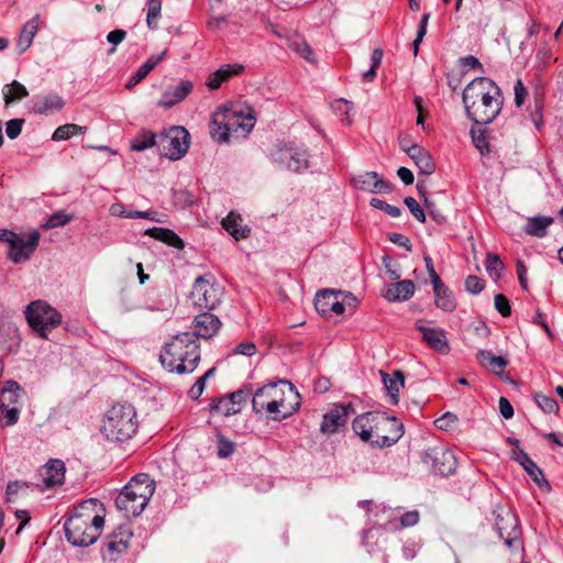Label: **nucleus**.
<instances>
[{"label": "nucleus", "mask_w": 563, "mask_h": 563, "mask_svg": "<svg viewBox=\"0 0 563 563\" xmlns=\"http://www.w3.org/2000/svg\"><path fill=\"white\" fill-rule=\"evenodd\" d=\"M503 102L500 88L486 77L475 78L463 91L466 114L478 125L490 123L500 113Z\"/></svg>", "instance_id": "obj_1"}, {"label": "nucleus", "mask_w": 563, "mask_h": 563, "mask_svg": "<svg viewBox=\"0 0 563 563\" xmlns=\"http://www.w3.org/2000/svg\"><path fill=\"white\" fill-rule=\"evenodd\" d=\"M103 525V505L97 499L86 500L75 508L65 522L67 540L77 547H88L98 539Z\"/></svg>", "instance_id": "obj_2"}, {"label": "nucleus", "mask_w": 563, "mask_h": 563, "mask_svg": "<svg viewBox=\"0 0 563 563\" xmlns=\"http://www.w3.org/2000/svg\"><path fill=\"white\" fill-rule=\"evenodd\" d=\"M352 428L362 441L379 448L395 444L404 434L402 423L397 418L378 411L357 416Z\"/></svg>", "instance_id": "obj_3"}, {"label": "nucleus", "mask_w": 563, "mask_h": 563, "mask_svg": "<svg viewBox=\"0 0 563 563\" xmlns=\"http://www.w3.org/2000/svg\"><path fill=\"white\" fill-rule=\"evenodd\" d=\"M159 360L169 372L192 373L200 361V346L192 333H180L165 343Z\"/></svg>", "instance_id": "obj_4"}, {"label": "nucleus", "mask_w": 563, "mask_h": 563, "mask_svg": "<svg viewBox=\"0 0 563 563\" xmlns=\"http://www.w3.org/2000/svg\"><path fill=\"white\" fill-rule=\"evenodd\" d=\"M255 118L251 110L241 104L218 109L211 121L210 133L220 143L230 137H245L254 128Z\"/></svg>", "instance_id": "obj_5"}, {"label": "nucleus", "mask_w": 563, "mask_h": 563, "mask_svg": "<svg viewBox=\"0 0 563 563\" xmlns=\"http://www.w3.org/2000/svg\"><path fill=\"white\" fill-rule=\"evenodd\" d=\"M137 430L136 410L130 404H115L103 416L101 433L109 441L131 439Z\"/></svg>", "instance_id": "obj_6"}, {"label": "nucleus", "mask_w": 563, "mask_h": 563, "mask_svg": "<svg viewBox=\"0 0 563 563\" xmlns=\"http://www.w3.org/2000/svg\"><path fill=\"white\" fill-rule=\"evenodd\" d=\"M155 492V483L147 474L134 476L115 499L117 507L126 517L139 516Z\"/></svg>", "instance_id": "obj_7"}, {"label": "nucleus", "mask_w": 563, "mask_h": 563, "mask_svg": "<svg viewBox=\"0 0 563 563\" xmlns=\"http://www.w3.org/2000/svg\"><path fill=\"white\" fill-rule=\"evenodd\" d=\"M25 317L30 327L43 339L48 332L62 322L60 313L43 300L32 301L25 309Z\"/></svg>", "instance_id": "obj_8"}, {"label": "nucleus", "mask_w": 563, "mask_h": 563, "mask_svg": "<svg viewBox=\"0 0 563 563\" xmlns=\"http://www.w3.org/2000/svg\"><path fill=\"white\" fill-rule=\"evenodd\" d=\"M223 294V287L217 283L214 277L205 275L195 280L191 299L198 308L211 310L221 302Z\"/></svg>", "instance_id": "obj_9"}, {"label": "nucleus", "mask_w": 563, "mask_h": 563, "mask_svg": "<svg viewBox=\"0 0 563 563\" xmlns=\"http://www.w3.org/2000/svg\"><path fill=\"white\" fill-rule=\"evenodd\" d=\"M0 241L9 244L8 256L13 263L19 264L26 262L35 252L40 242V233L34 231L27 239H24L22 235L3 229L0 230Z\"/></svg>", "instance_id": "obj_10"}, {"label": "nucleus", "mask_w": 563, "mask_h": 563, "mask_svg": "<svg viewBox=\"0 0 563 563\" xmlns=\"http://www.w3.org/2000/svg\"><path fill=\"white\" fill-rule=\"evenodd\" d=\"M277 398H273L268 417L282 420L291 416L300 406V396L294 386L287 380H280L277 385Z\"/></svg>", "instance_id": "obj_11"}, {"label": "nucleus", "mask_w": 563, "mask_h": 563, "mask_svg": "<svg viewBox=\"0 0 563 563\" xmlns=\"http://www.w3.org/2000/svg\"><path fill=\"white\" fill-rule=\"evenodd\" d=\"M157 146L163 156L178 161L189 148V133L183 126H173L157 136Z\"/></svg>", "instance_id": "obj_12"}, {"label": "nucleus", "mask_w": 563, "mask_h": 563, "mask_svg": "<svg viewBox=\"0 0 563 563\" xmlns=\"http://www.w3.org/2000/svg\"><path fill=\"white\" fill-rule=\"evenodd\" d=\"M495 526L499 537L509 549L522 547L519 538V522L517 516L506 507H499L496 511Z\"/></svg>", "instance_id": "obj_13"}, {"label": "nucleus", "mask_w": 563, "mask_h": 563, "mask_svg": "<svg viewBox=\"0 0 563 563\" xmlns=\"http://www.w3.org/2000/svg\"><path fill=\"white\" fill-rule=\"evenodd\" d=\"M422 461L435 474L442 476L453 474L456 468V460L453 452L441 445L426 450Z\"/></svg>", "instance_id": "obj_14"}, {"label": "nucleus", "mask_w": 563, "mask_h": 563, "mask_svg": "<svg viewBox=\"0 0 563 563\" xmlns=\"http://www.w3.org/2000/svg\"><path fill=\"white\" fill-rule=\"evenodd\" d=\"M416 329L421 333L422 340L430 349L441 354L449 353L450 346L444 330L427 325L422 321L416 323Z\"/></svg>", "instance_id": "obj_15"}, {"label": "nucleus", "mask_w": 563, "mask_h": 563, "mask_svg": "<svg viewBox=\"0 0 563 563\" xmlns=\"http://www.w3.org/2000/svg\"><path fill=\"white\" fill-rule=\"evenodd\" d=\"M132 538V531L128 526H120L106 543L104 559L115 561L126 551Z\"/></svg>", "instance_id": "obj_16"}, {"label": "nucleus", "mask_w": 563, "mask_h": 563, "mask_svg": "<svg viewBox=\"0 0 563 563\" xmlns=\"http://www.w3.org/2000/svg\"><path fill=\"white\" fill-rule=\"evenodd\" d=\"M342 291L323 290L317 294L314 307L319 313L327 316L331 312L340 316L344 313V301L341 300Z\"/></svg>", "instance_id": "obj_17"}, {"label": "nucleus", "mask_w": 563, "mask_h": 563, "mask_svg": "<svg viewBox=\"0 0 563 563\" xmlns=\"http://www.w3.org/2000/svg\"><path fill=\"white\" fill-rule=\"evenodd\" d=\"M511 459L518 462L539 486L544 492L551 490L550 483L545 479L543 472L538 465L528 456L523 450L512 451L510 454Z\"/></svg>", "instance_id": "obj_18"}, {"label": "nucleus", "mask_w": 563, "mask_h": 563, "mask_svg": "<svg viewBox=\"0 0 563 563\" xmlns=\"http://www.w3.org/2000/svg\"><path fill=\"white\" fill-rule=\"evenodd\" d=\"M192 89L194 84L190 80H181L177 85L170 86L164 91L162 98L157 102V106L169 109L185 100L191 93Z\"/></svg>", "instance_id": "obj_19"}, {"label": "nucleus", "mask_w": 563, "mask_h": 563, "mask_svg": "<svg viewBox=\"0 0 563 563\" xmlns=\"http://www.w3.org/2000/svg\"><path fill=\"white\" fill-rule=\"evenodd\" d=\"M44 488H53L63 484L65 478V465L60 460H51L38 473Z\"/></svg>", "instance_id": "obj_20"}, {"label": "nucleus", "mask_w": 563, "mask_h": 563, "mask_svg": "<svg viewBox=\"0 0 563 563\" xmlns=\"http://www.w3.org/2000/svg\"><path fill=\"white\" fill-rule=\"evenodd\" d=\"M276 159L286 168L299 172L308 167L307 154L305 151L294 147H283L277 152Z\"/></svg>", "instance_id": "obj_21"}, {"label": "nucleus", "mask_w": 563, "mask_h": 563, "mask_svg": "<svg viewBox=\"0 0 563 563\" xmlns=\"http://www.w3.org/2000/svg\"><path fill=\"white\" fill-rule=\"evenodd\" d=\"M354 188L367 192H386L390 187L375 172H365L351 179Z\"/></svg>", "instance_id": "obj_22"}, {"label": "nucleus", "mask_w": 563, "mask_h": 563, "mask_svg": "<svg viewBox=\"0 0 563 563\" xmlns=\"http://www.w3.org/2000/svg\"><path fill=\"white\" fill-rule=\"evenodd\" d=\"M243 70L244 67L241 64H225L208 76L206 80V86L210 90H216L220 88L222 84L230 80L232 77L242 74Z\"/></svg>", "instance_id": "obj_23"}, {"label": "nucleus", "mask_w": 563, "mask_h": 563, "mask_svg": "<svg viewBox=\"0 0 563 563\" xmlns=\"http://www.w3.org/2000/svg\"><path fill=\"white\" fill-rule=\"evenodd\" d=\"M40 14L34 15L32 19L24 23L16 40V49L19 54L25 53L32 45L33 38L40 30Z\"/></svg>", "instance_id": "obj_24"}, {"label": "nucleus", "mask_w": 563, "mask_h": 563, "mask_svg": "<svg viewBox=\"0 0 563 563\" xmlns=\"http://www.w3.org/2000/svg\"><path fill=\"white\" fill-rule=\"evenodd\" d=\"M347 408L336 406L323 416L320 430L324 434H332L338 431L339 427L346 422Z\"/></svg>", "instance_id": "obj_25"}, {"label": "nucleus", "mask_w": 563, "mask_h": 563, "mask_svg": "<svg viewBox=\"0 0 563 563\" xmlns=\"http://www.w3.org/2000/svg\"><path fill=\"white\" fill-rule=\"evenodd\" d=\"M277 385L278 383H272L260 388L253 396V409L256 412H265L268 416L271 404L273 398H277Z\"/></svg>", "instance_id": "obj_26"}, {"label": "nucleus", "mask_w": 563, "mask_h": 563, "mask_svg": "<svg viewBox=\"0 0 563 563\" xmlns=\"http://www.w3.org/2000/svg\"><path fill=\"white\" fill-rule=\"evenodd\" d=\"M220 320L211 313L199 314L195 320V335L209 339L218 333L220 329Z\"/></svg>", "instance_id": "obj_27"}, {"label": "nucleus", "mask_w": 563, "mask_h": 563, "mask_svg": "<svg viewBox=\"0 0 563 563\" xmlns=\"http://www.w3.org/2000/svg\"><path fill=\"white\" fill-rule=\"evenodd\" d=\"M415 289V284L405 279L387 286L384 297L388 301H405L413 296Z\"/></svg>", "instance_id": "obj_28"}, {"label": "nucleus", "mask_w": 563, "mask_h": 563, "mask_svg": "<svg viewBox=\"0 0 563 563\" xmlns=\"http://www.w3.org/2000/svg\"><path fill=\"white\" fill-rule=\"evenodd\" d=\"M383 376V384L386 393L389 397L391 405H397L399 401V390L405 386L404 374L400 371H395L393 374H385L380 372Z\"/></svg>", "instance_id": "obj_29"}, {"label": "nucleus", "mask_w": 563, "mask_h": 563, "mask_svg": "<svg viewBox=\"0 0 563 563\" xmlns=\"http://www.w3.org/2000/svg\"><path fill=\"white\" fill-rule=\"evenodd\" d=\"M408 156L413 161L421 174L429 176L434 173L435 164L430 153L423 147H413Z\"/></svg>", "instance_id": "obj_30"}, {"label": "nucleus", "mask_w": 563, "mask_h": 563, "mask_svg": "<svg viewBox=\"0 0 563 563\" xmlns=\"http://www.w3.org/2000/svg\"><path fill=\"white\" fill-rule=\"evenodd\" d=\"M288 47L299 57L310 64L317 63V57L309 43L300 35H292L288 38Z\"/></svg>", "instance_id": "obj_31"}, {"label": "nucleus", "mask_w": 563, "mask_h": 563, "mask_svg": "<svg viewBox=\"0 0 563 563\" xmlns=\"http://www.w3.org/2000/svg\"><path fill=\"white\" fill-rule=\"evenodd\" d=\"M166 55V51L162 52L159 55H153L147 58V60L137 69V71L129 79L125 84L126 89H132L140 81H142L151 70L164 58Z\"/></svg>", "instance_id": "obj_32"}, {"label": "nucleus", "mask_w": 563, "mask_h": 563, "mask_svg": "<svg viewBox=\"0 0 563 563\" xmlns=\"http://www.w3.org/2000/svg\"><path fill=\"white\" fill-rule=\"evenodd\" d=\"M221 223L223 229L235 240L244 239L247 236L249 230L242 224V218L240 214L230 212Z\"/></svg>", "instance_id": "obj_33"}, {"label": "nucleus", "mask_w": 563, "mask_h": 563, "mask_svg": "<svg viewBox=\"0 0 563 563\" xmlns=\"http://www.w3.org/2000/svg\"><path fill=\"white\" fill-rule=\"evenodd\" d=\"M64 100L57 93H48L42 97L35 106V112L40 114H48L59 111L64 108Z\"/></svg>", "instance_id": "obj_34"}, {"label": "nucleus", "mask_w": 563, "mask_h": 563, "mask_svg": "<svg viewBox=\"0 0 563 563\" xmlns=\"http://www.w3.org/2000/svg\"><path fill=\"white\" fill-rule=\"evenodd\" d=\"M22 396L21 386L14 380H7L0 396V407L14 406Z\"/></svg>", "instance_id": "obj_35"}, {"label": "nucleus", "mask_w": 563, "mask_h": 563, "mask_svg": "<svg viewBox=\"0 0 563 563\" xmlns=\"http://www.w3.org/2000/svg\"><path fill=\"white\" fill-rule=\"evenodd\" d=\"M432 286L435 306L444 311H452L455 308V302L448 287L441 280Z\"/></svg>", "instance_id": "obj_36"}, {"label": "nucleus", "mask_w": 563, "mask_h": 563, "mask_svg": "<svg viewBox=\"0 0 563 563\" xmlns=\"http://www.w3.org/2000/svg\"><path fill=\"white\" fill-rule=\"evenodd\" d=\"M146 235H150L158 241H162L170 246L183 249L184 243L181 239L172 230L164 228H152L145 231Z\"/></svg>", "instance_id": "obj_37"}, {"label": "nucleus", "mask_w": 563, "mask_h": 563, "mask_svg": "<svg viewBox=\"0 0 563 563\" xmlns=\"http://www.w3.org/2000/svg\"><path fill=\"white\" fill-rule=\"evenodd\" d=\"M553 223L551 217H533L527 220L525 231L533 236H544L547 229Z\"/></svg>", "instance_id": "obj_38"}, {"label": "nucleus", "mask_w": 563, "mask_h": 563, "mask_svg": "<svg viewBox=\"0 0 563 563\" xmlns=\"http://www.w3.org/2000/svg\"><path fill=\"white\" fill-rule=\"evenodd\" d=\"M243 398V391L232 393L230 396L219 399L218 402L211 406V409L223 415L231 416L239 412V406L234 405V399Z\"/></svg>", "instance_id": "obj_39"}, {"label": "nucleus", "mask_w": 563, "mask_h": 563, "mask_svg": "<svg viewBox=\"0 0 563 563\" xmlns=\"http://www.w3.org/2000/svg\"><path fill=\"white\" fill-rule=\"evenodd\" d=\"M2 93L5 104L22 100L29 96V91L25 86L16 80H13L9 85H4L2 88Z\"/></svg>", "instance_id": "obj_40"}, {"label": "nucleus", "mask_w": 563, "mask_h": 563, "mask_svg": "<svg viewBox=\"0 0 563 563\" xmlns=\"http://www.w3.org/2000/svg\"><path fill=\"white\" fill-rule=\"evenodd\" d=\"M472 140L475 147L481 152V154H487L490 152V142L488 140L487 130L481 126L473 128L471 130Z\"/></svg>", "instance_id": "obj_41"}, {"label": "nucleus", "mask_w": 563, "mask_h": 563, "mask_svg": "<svg viewBox=\"0 0 563 563\" xmlns=\"http://www.w3.org/2000/svg\"><path fill=\"white\" fill-rule=\"evenodd\" d=\"M85 130H86V128L74 124V123L64 124V125L58 126L54 131L52 139L54 141L68 140L69 137H71L74 135L84 133Z\"/></svg>", "instance_id": "obj_42"}, {"label": "nucleus", "mask_w": 563, "mask_h": 563, "mask_svg": "<svg viewBox=\"0 0 563 563\" xmlns=\"http://www.w3.org/2000/svg\"><path fill=\"white\" fill-rule=\"evenodd\" d=\"M154 145H157V137L150 131H145L140 133L132 142L131 150L132 151H144Z\"/></svg>", "instance_id": "obj_43"}, {"label": "nucleus", "mask_w": 563, "mask_h": 563, "mask_svg": "<svg viewBox=\"0 0 563 563\" xmlns=\"http://www.w3.org/2000/svg\"><path fill=\"white\" fill-rule=\"evenodd\" d=\"M162 1L161 0H148L147 1V14L146 24L148 29H157V21L161 18Z\"/></svg>", "instance_id": "obj_44"}, {"label": "nucleus", "mask_w": 563, "mask_h": 563, "mask_svg": "<svg viewBox=\"0 0 563 563\" xmlns=\"http://www.w3.org/2000/svg\"><path fill=\"white\" fill-rule=\"evenodd\" d=\"M485 265L488 275L495 280H497L500 277L501 272L505 268L500 257L493 253L487 254Z\"/></svg>", "instance_id": "obj_45"}, {"label": "nucleus", "mask_w": 563, "mask_h": 563, "mask_svg": "<svg viewBox=\"0 0 563 563\" xmlns=\"http://www.w3.org/2000/svg\"><path fill=\"white\" fill-rule=\"evenodd\" d=\"M332 108L335 111V113H338L341 117V120L343 122H345L346 124H351V113L353 111V104L350 101L345 99L335 100L332 104Z\"/></svg>", "instance_id": "obj_46"}, {"label": "nucleus", "mask_w": 563, "mask_h": 563, "mask_svg": "<svg viewBox=\"0 0 563 563\" xmlns=\"http://www.w3.org/2000/svg\"><path fill=\"white\" fill-rule=\"evenodd\" d=\"M71 219H73V217L70 214L66 213L65 211H57L48 218V220L45 222L43 228L46 230H49V229H55L58 227H64Z\"/></svg>", "instance_id": "obj_47"}, {"label": "nucleus", "mask_w": 563, "mask_h": 563, "mask_svg": "<svg viewBox=\"0 0 563 563\" xmlns=\"http://www.w3.org/2000/svg\"><path fill=\"white\" fill-rule=\"evenodd\" d=\"M369 205L375 209L383 210L386 214H388L391 218H397L401 214L400 208L391 206L378 198H372L369 200Z\"/></svg>", "instance_id": "obj_48"}, {"label": "nucleus", "mask_w": 563, "mask_h": 563, "mask_svg": "<svg viewBox=\"0 0 563 563\" xmlns=\"http://www.w3.org/2000/svg\"><path fill=\"white\" fill-rule=\"evenodd\" d=\"M536 401H537L538 406L544 412L553 413V412H556L559 410V405H558L556 400L554 398H552V397H549V396H545V395H542V394H537L536 395Z\"/></svg>", "instance_id": "obj_49"}, {"label": "nucleus", "mask_w": 563, "mask_h": 563, "mask_svg": "<svg viewBox=\"0 0 563 563\" xmlns=\"http://www.w3.org/2000/svg\"><path fill=\"white\" fill-rule=\"evenodd\" d=\"M214 373V368L209 369L205 375H202L189 389L188 395L191 399H198L206 387V380Z\"/></svg>", "instance_id": "obj_50"}, {"label": "nucleus", "mask_w": 563, "mask_h": 563, "mask_svg": "<svg viewBox=\"0 0 563 563\" xmlns=\"http://www.w3.org/2000/svg\"><path fill=\"white\" fill-rule=\"evenodd\" d=\"M27 488H29V486L24 482H12V483H9L8 486H7V492H5L7 500L9 503L14 501L16 499V496L20 493H25L27 490Z\"/></svg>", "instance_id": "obj_51"}, {"label": "nucleus", "mask_w": 563, "mask_h": 563, "mask_svg": "<svg viewBox=\"0 0 563 563\" xmlns=\"http://www.w3.org/2000/svg\"><path fill=\"white\" fill-rule=\"evenodd\" d=\"M457 422V416L448 411L434 421V424L440 430H451Z\"/></svg>", "instance_id": "obj_52"}, {"label": "nucleus", "mask_w": 563, "mask_h": 563, "mask_svg": "<svg viewBox=\"0 0 563 563\" xmlns=\"http://www.w3.org/2000/svg\"><path fill=\"white\" fill-rule=\"evenodd\" d=\"M126 37V32L121 29L113 30L108 33L107 41L112 45L108 51V54H113L117 49V46L121 44Z\"/></svg>", "instance_id": "obj_53"}, {"label": "nucleus", "mask_w": 563, "mask_h": 563, "mask_svg": "<svg viewBox=\"0 0 563 563\" xmlns=\"http://www.w3.org/2000/svg\"><path fill=\"white\" fill-rule=\"evenodd\" d=\"M405 205L412 213V216L421 223L426 221V214L423 209L419 206L418 201L412 197L405 198Z\"/></svg>", "instance_id": "obj_54"}, {"label": "nucleus", "mask_w": 563, "mask_h": 563, "mask_svg": "<svg viewBox=\"0 0 563 563\" xmlns=\"http://www.w3.org/2000/svg\"><path fill=\"white\" fill-rule=\"evenodd\" d=\"M494 305L497 311L503 317H509L511 314V307L507 297L503 294H498L494 298Z\"/></svg>", "instance_id": "obj_55"}, {"label": "nucleus", "mask_w": 563, "mask_h": 563, "mask_svg": "<svg viewBox=\"0 0 563 563\" xmlns=\"http://www.w3.org/2000/svg\"><path fill=\"white\" fill-rule=\"evenodd\" d=\"M429 19H430V13H424L420 21L419 30H418L417 36L413 41V54L415 55L418 54L419 44L422 42V40L427 33V25H428Z\"/></svg>", "instance_id": "obj_56"}, {"label": "nucleus", "mask_w": 563, "mask_h": 563, "mask_svg": "<svg viewBox=\"0 0 563 563\" xmlns=\"http://www.w3.org/2000/svg\"><path fill=\"white\" fill-rule=\"evenodd\" d=\"M484 287L485 282L475 275H470L465 280V288L471 294H479Z\"/></svg>", "instance_id": "obj_57"}, {"label": "nucleus", "mask_w": 563, "mask_h": 563, "mask_svg": "<svg viewBox=\"0 0 563 563\" xmlns=\"http://www.w3.org/2000/svg\"><path fill=\"white\" fill-rule=\"evenodd\" d=\"M2 416L5 419L4 426H13L18 422L20 410L15 406L0 407Z\"/></svg>", "instance_id": "obj_58"}, {"label": "nucleus", "mask_w": 563, "mask_h": 563, "mask_svg": "<svg viewBox=\"0 0 563 563\" xmlns=\"http://www.w3.org/2000/svg\"><path fill=\"white\" fill-rule=\"evenodd\" d=\"M234 452L233 442L229 441L224 437H219L218 439V456L219 457H228Z\"/></svg>", "instance_id": "obj_59"}, {"label": "nucleus", "mask_w": 563, "mask_h": 563, "mask_svg": "<svg viewBox=\"0 0 563 563\" xmlns=\"http://www.w3.org/2000/svg\"><path fill=\"white\" fill-rule=\"evenodd\" d=\"M23 120L22 119H12L7 122L5 133L8 137L15 139L20 135L22 131Z\"/></svg>", "instance_id": "obj_60"}, {"label": "nucleus", "mask_w": 563, "mask_h": 563, "mask_svg": "<svg viewBox=\"0 0 563 563\" xmlns=\"http://www.w3.org/2000/svg\"><path fill=\"white\" fill-rule=\"evenodd\" d=\"M515 90V103L517 107H521L526 100L528 91L521 79H518L514 87Z\"/></svg>", "instance_id": "obj_61"}, {"label": "nucleus", "mask_w": 563, "mask_h": 563, "mask_svg": "<svg viewBox=\"0 0 563 563\" xmlns=\"http://www.w3.org/2000/svg\"><path fill=\"white\" fill-rule=\"evenodd\" d=\"M256 351L257 350L255 344L251 341L242 342L234 347L235 354H241L245 356H252L256 353Z\"/></svg>", "instance_id": "obj_62"}, {"label": "nucleus", "mask_w": 563, "mask_h": 563, "mask_svg": "<svg viewBox=\"0 0 563 563\" xmlns=\"http://www.w3.org/2000/svg\"><path fill=\"white\" fill-rule=\"evenodd\" d=\"M419 521V512L417 510L408 511L400 518V526L409 528L417 525Z\"/></svg>", "instance_id": "obj_63"}, {"label": "nucleus", "mask_w": 563, "mask_h": 563, "mask_svg": "<svg viewBox=\"0 0 563 563\" xmlns=\"http://www.w3.org/2000/svg\"><path fill=\"white\" fill-rule=\"evenodd\" d=\"M488 365L490 366L492 371L495 374L500 375L501 372L504 371V368L508 365V361L503 356L494 355V357L490 358V362L488 363Z\"/></svg>", "instance_id": "obj_64"}]
</instances>
